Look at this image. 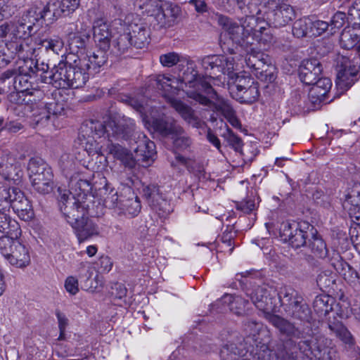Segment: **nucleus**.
<instances>
[{
  "label": "nucleus",
  "mask_w": 360,
  "mask_h": 360,
  "mask_svg": "<svg viewBox=\"0 0 360 360\" xmlns=\"http://www.w3.org/2000/svg\"><path fill=\"white\" fill-rule=\"evenodd\" d=\"M329 27L328 22L323 20H310L309 36L317 37L323 34Z\"/></svg>",
  "instance_id": "09e8293b"
},
{
  "label": "nucleus",
  "mask_w": 360,
  "mask_h": 360,
  "mask_svg": "<svg viewBox=\"0 0 360 360\" xmlns=\"http://www.w3.org/2000/svg\"><path fill=\"white\" fill-rule=\"evenodd\" d=\"M250 40L255 42L257 41L264 49H267L273 43L274 37L269 30L265 27H261L258 30H253L251 32Z\"/></svg>",
  "instance_id": "4c0bfd02"
},
{
  "label": "nucleus",
  "mask_w": 360,
  "mask_h": 360,
  "mask_svg": "<svg viewBox=\"0 0 360 360\" xmlns=\"http://www.w3.org/2000/svg\"><path fill=\"white\" fill-rule=\"evenodd\" d=\"M58 205L68 223L72 227L79 243L98 235L97 226L86 217L87 209L84 202V193L73 195L70 191L58 188Z\"/></svg>",
  "instance_id": "7ed1b4c3"
},
{
  "label": "nucleus",
  "mask_w": 360,
  "mask_h": 360,
  "mask_svg": "<svg viewBox=\"0 0 360 360\" xmlns=\"http://www.w3.org/2000/svg\"><path fill=\"white\" fill-rule=\"evenodd\" d=\"M137 146L134 148L136 157L139 161L150 162L153 161L156 152L154 142L149 140L144 134L139 135Z\"/></svg>",
  "instance_id": "a878e982"
},
{
  "label": "nucleus",
  "mask_w": 360,
  "mask_h": 360,
  "mask_svg": "<svg viewBox=\"0 0 360 360\" xmlns=\"http://www.w3.org/2000/svg\"><path fill=\"white\" fill-rule=\"evenodd\" d=\"M59 330H65L68 325V319L65 314L60 311L56 312Z\"/></svg>",
  "instance_id": "338daca9"
},
{
  "label": "nucleus",
  "mask_w": 360,
  "mask_h": 360,
  "mask_svg": "<svg viewBox=\"0 0 360 360\" xmlns=\"http://www.w3.org/2000/svg\"><path fill=\"white\" fill-rule=\"evenodd\" d=\"M268 62L269 57L263 52L257 51L254 48L247 50L245 58V65L256 76H258V74L262 75L264 71H266L264 68Z\"/></svg>",
  "instance_id": "5701e85b"
},
{
  "label": "nucleus",
  "mask_w": 360,
  "mask_h": 360,
  "mask_svg": "<svg viewBox=\"0 0 360 360\" xmlns=\"http://www.w3.org/2000/svg\"><path fill=\"white\" fill-rule=\"evenodd\" d=\"M89 129L92 135L82 134L81 145L89 155H103L106 149L105 141L110 131L118 139H127L134 129V121L120 113L110 114L103 122L91 121Z\"/></svg>",
  "instance_id": "f257e3e1"
},
{
  "label": "nucleus",
  "mask_w": 360,
  "mask_h": 360,
  "mask_svg": "<svg viewBox=\"0 0 360 360\" xmlns=\"http://www.w3.org/2000/svg\"><path fill=\"white\" fill-rule=\"evenodd\" d=\"M97 266L100 273H108L112 269L113 263L109 256L103 255L99 258Z\"/></svg>",
  "instance_id": "4d7b16f0"
},
{
  "label": "nucleus",
  "mask_w": 360,
  "mask_h": 360,
  "mask_svg": "<svg viewBox=\"0 0 360 360\" xmlns=\"http://www.w3.org/2000/svg\"><path fill=\"white\" fill-rule=\"evenodd\" d=\"M110 43L119 53H124L133 45L132 35L129 31L127 25H121L120 28L112 36Z\"/></svg>",
  "instance_id": "bb28decb"
},
{
  "label": "nucleus",
  "mask_w": 360,
  "mask_h": 360,
  "mask_svg": "<svg viewBox=\"0 0 360 360\" xmlns=\"http://www.w3.org/2000/svg\"><path fill=\"white\" fill-rule=\"evenodd\" d=\"M283 0H266L265 4L269 9H272L274 21L276 26H285L295 15V11L290 5L281 4Z\"/></svg>",
  "instance_id": "6ab92c4d"
},
{
  "label": "nucleus",
  "mask_w": 360,
  "mask_h": 360,
  "mask_svg": "<svg viewBox=\"0 0 360 360\" xmlns=\"http://www.w3.org/2000/svg\"><path fill=\"white\" fill-rule=\"evenodd\" d=\"M127 27L132 35L133 46L137 49L144 47L148 42L149 31L143 25L131 23Z\"/></svg>",
  "instance_id": "f704fd0d"
},
{
  "label": "nucleus",
  "mask_w": 360,
  "mask_h": 360,
  "mask_svg": "<svg viewBox=\"0 0 360 360\" xmlns=\"http://www.w3.org/2000/svg\"><path fill=\"white\" fill-rule=\"evenodd\" d=\"M346 15L343 12H337L331 19V30L334 29H340L345 23Z\"/></svg>",
  "instance_id": "052dcab7"
},
{
  "label": "nucleus",
  "mask_w": 360,
  "mask_h": 360,
  "mask_svg": "<svg viewBox=\"0 0 360 360\" xmlns=\"http://www.w3.org/2000/svg\"><path fill=\"white\" fill-rule=\"evenodd\" d=\"M348 19L354 25H360V0H356L349 7Z\"/></svg>",
  "instance_id": "8fccbe9b"
},
{
  "label": "nucleus",
  "mask_w": 360,
  "mask_h": 360,
  "mask_svg": "<svg viewBox=\"0 0 360 360\" xmlns=\"http://www.w3.org/2000/svg\"><path fill=\"white\" fill-rule=\"evenodd\" d=\"M176 159L179 162L186 167L188 169H193V165L195 161L194 156L186 157L181 155H177L176 156Z\"/></svg>",
  "instance_id": "e2e57ef3"
},
{
  "label": "nucleus",
  "mask_w": 360,
  "mask_h": 360,
  "mask_svg": "<svg viewBox=\"0 0 360 360\" xmlns=\"http://www.w3.org/2000/svg\"><path fill=\"white\" fill-rule=\"evenodd\" d=\"M237 210L248 214L255 209V202L253 198H248L236 203Z\"/></svg>",
  "instance_id": "bf43d9fd"
},
{
  "label": "nucleus",
  "mask_w": 360,
  "mask_h": 360,
  "mask_svg": "<svg viewBox=\"0 0 360 360\" xmlns=\"http://www.w3.org/2000/svg\"><path fill=\"white\" fill-rule=\"evenodd\" d=\"M338 274L350 283H356L359 280V274L348 263L347 266H344L343 271H340Z\"/></svg>",
  "instance_id": "3c124183"
},
{
  "label": "nucleus",
  "mask_w": 360,
  "mask_h": 360,
  "mask_svg": "<svg viewBox=\"0 0 360 360\" xmlns=\"http://www.w3.org/2000/svg\"><path fill=\"white\" fill-rule=\"evenodd\" d=\"M200 63L206 73L210 74L209 77L201 78L197 75L195 83V92L203 91L209 96H213L215 92L212 84L219 85L223 83L221 76L227 75L229 79H233L236 72L239 70V64L236 63L234 56L225 55H210L201 58Z\"/></svg>",
  "instance_id": "20e7f679"
},
{
  "label": "nucleus",
  "mask_w": 360,
  "mask_h": 360,
  "mask_svg": "<svg viewBox=\"0 0 360 360\" xmlns=\"http://www.w3.org/2000/svg\"><path fill=\"white\" fill-rule=\"evenodd\" d=\"M21 169L15 155L8 150L0 152V174L6 180L15 181L21 176Z\"/></svg>",
  "instance_id": "f3484780"
},
{
  "label": "nucleus",
  "mask_w": 360,
  "mask_h": 360,
  "mask_svg": "<svg viewBox=\"0 0 360 360\" xmlns=\"http://www.w3.org/2000/svg\"><path fill=\"white\" fill-rule=\"evenodd\" d=\"M290 305L292 310V316L300 320L307 319L309 314V309L305 304H300L298 300H294Z\"/></svg>",
  "instance_id": "a18cd8bd"
},
{
  "label": "nucleus",
  "mask_w": 360,
  "mask_h": 360,
  "mask_svg": "<svg viewBox=\"0 0 360 360\" xmlns=\"http://www.w3.org/2000/svg\"><path fill=\"white\" fill-rule=\"evenodd\" d=\"M311 86L309 96L320 102L326 101V95L332 87L331 80L328 77L319 78Z\"/></svg>",
  "instance_id": "7c9ffc66"
},
{
  "label": "nucleus",
  "mask_w": 360,
  "mask_h": 360,
  "mask_svg": "<svg viewBox=\"0 0 360 360\" xmlns=\"http://www.w3.org/2000/svg\"><path fill=\"white\" fill-rule=\"evenodd\" d=\"M219 304H221L236 314L240 315L245 312L248 301L245 300L241 296L225 294L219 300Z\"/></svg>",
  "instance_id": "cd10ccee"
},
{
  "label": "nucleus",
  "mask_w": 360,
  "mask_h": 360,
  "mask_svg": "<svg viewBox=\"0 0 360 360\" xmlns=\"http://www.w3.org/2000/svg\"><path fill=\"white\" fill-rule=\"evenodd\" d=\"M65 288L70 295H76L79 292L78 280L74 276H68L65 281Z\"/></svg>",
  "instance_id": "13d9d810"
},
{
  "label": "nucleus",
  "mask_w": 360,
  "mask_h": 360,
  "mask_svg": "<svg viewBox=\"0 0 360 360\" xmlns=\"http://www.w3.org/2000/svg\"><path fill=\"white\" fill-rule=\"evenodd\" d=\"M158 87L164 92V96L167 98L171 105L176 110L181 117L189 124L195 125L197 119L194 115L193 110L188 105L184 103L179 100L173 98L169 94H175L179 89H184V84L189 86V83H186L181 79H179L172 75H158L156 77Z\"/></svg>",
  "instance_id": "423d86ee"
},
{
  "label": "nucleus",
  "mask_w": 360,
  "mask_h": 360,
  "mask_svg": "<svg viewBox=\"0 0 360 360\" xmlns=\"http://www.w3.org/2000/svg\"><path fill=\"white\" fill-rule=\"evenodd\" d=\"M35 77L27 74H19L13 78V89L17 91L26 92L30 96H34L38 99L43 96L37 84L34 83Z\"/></svg>",
  "instance_id": "aec40b11"
},
{
  "label": "nucleus",
  "mask_w": 360,
  "mask_h": 360,
  "mask_svg": "<svg viewBox=\"0 0 360 360\" xmlns=\"http://www.w3.org/2000/svg\"><path fill=\"white\" fill-rule=\"evenodd\" d=\"M222 136L236 151L239 152L241 150L243 146L242 140L233 134L229 128L226 129V132L224 133Z\"/></svg>",
  "instance_id": "49530a36"
},
{
  "label": "nucleus",
  "mask_w": 360,
  "mask_h": 360,
  "mask_svg": "<svg viewBox=\"0 0 360 360\" xmlns=\"http://www.w3.org/2000/svg\"><path fill=\"white\" fill-rule=\"evenodd\" d=\"M314 345V340H300L298 342V348L302 353L310 359L320 358L319 355L321 353V349L315 348Z\"/></svg>",
  "instance_id": "79ce46f5"
},
{
  "label": "nucleus",
  "mask_w": 360,
  "mask_h": 360,
  "mask_svg": "<svg viewBox=\"0 0 360 360\" xmlns=\"http://www.w3.org/2000/svg\"><path fill=\"white\" fill-rule=\"evenodd\" d=\"M160 63L164 67L171 68L175 65L179 67L186 66V70L183 73V81L189 83V87L195 88L198 71L195 64L188 56L176 52H168L160 56Z\"/></svg>",
  "instance_id": "4468645a"
},
{
  "label": "nucleus",
  "mask_w": 360,
  "mask_h": 360,
  "mask_svg": "<svg viewBox=\"0 0 360 360\" xmlns=\"http://www.w3.org/2000/svg\"><path fill=\"white\" fill-rule=\"evenodd\" d=\"M229 79L233 81V84H229L231 95H233V92H239L256 83L249 75H239L236 72L234 78Z\"/></svg>",
  "instance_id": "e433bc0d"
},
{
  "label": "nucleus",
  "mask_w": 360,
  "mask_h": 360,
  "mask_svg": "<svg viewBox=\"0 0 360 360\" xmlns=\"http://www.w3.org/2000/svg\"><path fill=\"white\" fill-rule=\"evenodd\" d=\"M247 10L250 15H247L244 19H242L240 24L223 15L217 14L216 15L218 24L222 27L229 39L236 44L246 49L253 44V41H250V38L251 32H252V25L255 21L254 18L255 13H252L250 9Z\"/></svg>",
  "instance_id": "0eeeda50"
},
{
  "label": "nucleus",
  "mask_w": 360,
  "mask_h": 360,
  "mask_svg": "<svg viewBox=\"0 0 360 360\" xmlns=\"http://www.w3.org/2000/svg\"><path fill=\"white\" fill-rule=\"evenodd\" d=\"M5 128L11 133H17L23 128V126L18 121H11L6 124Z\"/></svg>",
  "instance_id": "774afa93"
},
{
  "label": "nucleus",
  "mask_w": 360,
  "mask_h": 360,
  "mask_svg": "<svg viewBox=\"0 0 360 360\" xmlns=\"http://www.w3.org/2000/svg\"><path fill=\"white\" fill-rule=\"evenodd\" d=\"M342 206L351 217L360 218V184H355L345 195Z\"/></svg>",
  "instance_id": "393cba45"
},
{
  "label": "nucleus",
  "mask_w": 360,
  "mask_h": 360,
  "mask_svg": "<svg viewBox=\"0 0 360 360\" xmlns=\"http://www.w3.org/2000/svg\"><path fill=\"white\" fill-rule=\"evenodd\" d=\"M356 50L352 58V53L349 56L342 53L336 58V86L342 91H347L354 84L360 72V45Z\"/></svg>",
  "instance_id": "1a4fd4ad"
},
{
  "label": "nucleus",
  "mask_w": 360,
  "mask_h": 360,
  "mask_svg": "<svg viewBox=\"0 0 360 360\" xmlns=\"http://www.w3.org/2000/svg\"><path fill=\"white\" fill-rule=\"evenodd\" d=\"M188 95L190 98L208 107L210 110L221 112L233 127L240 128V122L233 108L224 99L219 97L216 92H213V96H210L209 98L199 92H188Z\"/></svg>",
  "instance_id": "9b49d317"
},
{
  "label": "nucleus",
  "mask_w": 360,
  "mask_h": 360,
  "mask_svg": "<svg viewBox=\"0 0 360 360\" xmlns=\"http://www.w3.org/2000/svg\"><path fill=\"white\" fill-rule=\"evenodd\" d=\"M180 14V9L177 6L165 5L156 15V19L160 27L172 26Z\"/></svg>",
  "instance_id": "c85d7f7f"
},
{
  "label": "nucleus",
  "mask_w": 360,
  "mask_h": 360,
  "mask_svg": "<svg viewBox=\"0 0 360 360\" xmlns=\"http://www.w3.org/2000/svg\"><path fill=\"white\" fill-rule=\"evenodd\" d=\"M269 322L279 330L287 335H292L295 333V326L287 320L271 313L266 316Z\"/></svg>",
  "instance_id": "ea45409f"
},
{
  "label": "nucleus",
  "mask_w": 360,
  "mask_h": 360,
  "mask_svg": "<svg viewBox=\"0 0 360 360\" xmlns=\"http://www.w3.org/2000/svg\"><path fill=\"white\" fill-rule=\"evenodd\" d=\"M335 276L331 273L322 272L317 277V284L322 288L330 287L335 282Z\"/></svg>",
  "instance_id": "603ef678"
},
{
  "label": "nucleus",
  "mask_w": 360,
  "mask_h": 360,
  "mask_svg": "<svg viewBox=\"0 0 360 360\" xmlns=\"http://www.w3.org/2000/svg\"><path fill=\"white\" fill-rule=\"evenodd\" d=\"M306 223L300 224L295 222H283L280 227V236L284 242H288L294 248H300L307 245L311 238V229Z\"/></svg>",
  "instance_id": "ddd939ff"
},
{
  "label": "nucleus",
  "mask_w": 360,
  "mask_h": 360,
  "mask_svg": "<svg viewBox=\"0 0 360 360\" xmlns=\"http://www.w3.org/2000/svg\"><path fill=\"white\" fill-rule=\"evenodd\" d=\"M294 290L290 288L284 287L281 288V291L278 293L277 296H278L279 300L281 302H284V299L290 304L293 300H292V297H293Z\"/></svg>",
  "instance_id": "680f3d73"
},
{
  "label": "nucleus",
  "mask_w": 360,
  "mask_h": 360,
  "mask_svg": "<svg viewBox=\"0 0 360 360\" xmlns=\"http://www.w3.org/2000/svg\"><path fill=\"white\" fill-rule=\"evenodd\" d=\"M327 256H328V262L330 265L338 273L340 271H342L344 266H347V263L342 259L338 252L334 250Z\"/></svg>",
  "instance_id": "de8ad7c7"
},
{
  "label": "nucleus",
  "mask_w": 360,
  "mask_h": 360,
  "mask_svg": "<svg viewBox=\"0 0 360 360\" xmlns=\"http://www.w3.org/2000/svg\"><path fill=\"white\" fill-rule=\"evenodd\" d=\"M0 252L14 267L25 269L31 263L29 248L18 240V237H1Z\"/></svg>",
  "instance_id": "9d476101"
},
{
  "label": "nucleus",
  "mask_w": 360,
  "mask_h": 360,
  "mask_svg": "<svg viewBox=\"0 0 360 360\" xmlns=\"http://www.w3.org/2000/svg\"><path fill=\"white\" fill-rule=\"evenodd\" d=\"M91 58H79L75 60V65L68 64L60 61L55 65L49 75H45L44 82L51 84L56 88L78 89L82 87L89 79L88 70L89 63H92Z\"/></svg>",
  "instance_id": "39448f33"
},
{
  "label": "nucleus",
  "mask_w": 360,
  "mask_h": 360,
  "mask_svg": "<svg viewBox=\"0 0 360 360\" xmlns=\"http://www.w3.org/2000/svg\"><path fill=\"white\" fill-rule=\"evenodd\" d=\"M310 19L302 18L296 20L292 27V34L297 38L309 36Z\"/></svg>",
  "instance_id": "c03bdc74"
},
{
  "label": "nucleus",
  "mask_w": 360,
  "mask_h": 360,
  "mask_svg": "<svg viewBox=\"0 0 360 360\" xmlns=\"http://www.w3.org/2000/svg\"><path fill=\"white\" fill-rule=\"evenodd\" d=\"M41 44L46 51H51L56 54H58L64 46L63 39L58 36H54L53 37L44 39L41 41Z\"/></svg>",
  "instance_id": "37998d69"
},
{
  "label": "nucleus",
  "mask_w": 360,
  "mask_h": 360,
  "mask_svg": "<svg viewBox=\"0 0 360 360\" xmlns=\"http://www.w3.org/2000/svg\"><path fill=\"white\" fill-rule=\"evenodd\" d=\"M104 205L106 207L110 209H115V212L118 214L119 208L121 207V205L119 202V197L117 192L110 193L105 198Z\"/></svg>",
  "instance_id": "6e6d98bb"
},
{
  "label": "nucleus",
  "mask_w": 360,
  "mask_h": 360,
  "mask_svg": "<svg viewBox=\"0 0 360 360\" xmlns=\"http://www.w3.org/2000/svg\"><path fill=\"white\" fill-rule=\"evenodd\" d=\"M28 171L32 186L37 192L46 194L52 191V172L42 160H31L28 165Z\"/></svg>",
  "instance_id": "f8f14e48"
},
{
  "label": "nucleus",
  "mask_w": 360,
  "mask_h": 360,
  "mask_svg": "<svg viewBox=\"0 0 360 360\" xmlns=\"http://www.w3.org/2000/svg\"><path fill=\"white\" fill-rule=\"evenodd\" d=\"M321 72V64L317 59L304 60L300 69V80L307 85H311L319 79Z\"/></svg>",
  "instance_id": "4be33fe9"
},
{
  "label": "nucleus",
  "mask_w": 360,
  "mask_h": 360,
  "mask_svg": "<svg viewBox=\"0 0 360 360\" xmlns=\"http://www.w3.org/2000/svg\"><path fill=\"white\" fill-rule=\"evenodd\" d=\"M80 22H84V21L79 19L76 23H70L65 27V33L68 35V39L69 37H72L73 34H77L79 31Z\"/></svg>",
  "instance_id": "0e129e2a"
},
{
  "label": "nucleus",
  "mask_w": 360,
  "mask_h": 360,
  "mask_svg": "<svg viewBox=\"0 0 360 360\" xmlns=\"http://www.w3.org/2000/svg\"><path fill=\"white\" fill-rule=\"evenodd\" d=\"M127 102L140 113L144 126L149 131H157L163 136H171L174 139V148L179 151L191 150V139L174 120L159 117L155 108L148 103L143 104L134 98H128Z\"/></svg>",
  "instance_id": "f03ea898"
},
{
  "label": "nucleus",
  "mask_w": 360,
  "mask_h": 360,
  "mask_svg": "<svg viewBox=\"0 0 360 360\" xmlns=\"http://www.w3.org/2000/svg\"><path fill=\"white\" fill-rule=\"evenodd\" d=\"M75 271L80 278H89L93 274L91 264L88 261L79 262L77 265Z\"/></svg>",
  "instance_id": "864d4df0"
},
{
  "label": "nucleus",
  "mask_w": 360,
  "mask_h": 360,
  "mask_svg": "<svg viewBox=\"0 0 360 360\" xmlns=\"http://www.w3.org/2000/svg\"><path fill=\"white\" fill-rule=\"evenodd\" d=\"M359 229H354L351 231V240L355 249L360 254V227Z\"/></svg>",
  "instance_id": "69168bd1"
},
{
  "label": "nucleus",
  "mask_w": 360,
  "mask_h": 360,
  "mask_svg": "<svg viewBox=\"0 0 360 360\" xmlns=\"http://www.w3.org/2000/svg\"><path fill=\"white\" fill-rule=\"evenodd\" d=\"M0 232L5 233L3 237H18L21 232L18 223L1 210Z\"/></svg>",
  "instance_id": "473e14b6"
},
{
  "label": "nucleus",
  "mask_w": 360,
  "mask_h": 360,
  "mask_svg": "<svg viewBox=\"0 0 360 360\" xmlns=\"http://www.w3.org/2000/svg\"><path fill=\"white\" fill-rule=\"evenodd\" d=\"M277 292L276 289L268 285L258 286L250 295L252 303L266 316L274 311L277 304Z\"/></svg>",
  "instance_id": "2eb2a0df"
},
{
  "label": "nucleus",
  "mask_w": 360,
  "mask_h": 360,
  "mask_svg": "<svg viewBox=\"0 0 360 360\" xmlns=\"http://www.w3.org/2000/svg\"><path fill=\"white\" fill-rule=\"evenodd\" d=\"M308 247L314 257L325 259L328 255V250L324 240L317 234L314 228L311 229V238L309 239Z\"/></svg>",
  "instance_id": "c756f323"
},
{
  "label": "nucleus",
  "mask_w": 360,
  "mask_h": 360,
  "mask_svg": "<svg viewBox=\"0 0 360 360\" xmlns=\"http://www.w3.org/2000/svg\"><path fill=\"white\" fill-rule=\"evenodd\" d=\"M29 96L26 92L17 91L12 92L9 95V100L12 103H15L18 105L27 104L30 102L36 101V99L31 100L30 98L26 99V97Z\"/></svg>",
  "instance_id": "5fc2aeb1"
},
{
  "label": "nucleus",
  "mask_w": 360,
  "mask_h": 360,
  "mask_svg": "<svg viewBox=\"0 0 360 360\" xmlns=\"http://www.w3.org/2000/svg\"><path fill=\"white\" fill-rule=\"evenodd\" d=\"M10 181L0 182V206L6 203L20 219L29 221L34 214L30 202L20 190L11 186Z\"/></svg>",
  "instance_id": "6e6552de"
},
{
  "label": "nucleus",
  "mask_w": 360,
  "mask_h": 360,
  "mask_svg": "<svg viewBox=\"0 0 360 360\" xmlns=\"http://www.w3.org/2000/svg\"><path fill=\"white\" fill-rule=\"evenodd\" d=\"M143 195L148 200V204L156 207L159 205L162 196L159 192L158 188L155 185L146 186L143 188Z\"/></svg>",
  "instance_id": "a19ab883"
},
{
  "label": "nucleus",
  "mask_w": 360,
  "mask_h": 360,
  "mask_svg": "<svg viewBox=\"0 0 360 360\" xmlns=\"http://www.w3.org/2000/svg\"><path fill=\"white\" fill-rule=\"evenodd\" d=\"M259 96V92L257 83L239 92H233V95H231L233 98L242 103H252L257 101Z\"/></svg>",
  "instance_id": "c9c22d12"
},
{
  "label": "nucleus",
  "mask_w": 360,
  "mask_h": 360,
  "mask_svg": "<svg viewBox=\"0 0 360 360\" xmlns=\"http://www.w3.org/2000/svg\"><path fill=\"white\" fill-rule=\"evenodd\" d=\"M121 207L119 208L118 214H124L129 217H134L138 215L141 211V202L138 197L127 199L122 202Z\"/></svg>",
  "instance_id": "58836bf2"
},
{
  "label": "nucleus",
  "mask_w": 360,
  "mask_h": 360,
  "mask_svg": "<svg viewBox=\"0 0 360 360\" xmlns=\"http://www.w3.org/2000/svg\"><path fill=\"white\" fill-rule=\"evenodd\" d=\"M80 0H61L60 1L49 2L43 11L42 18H46L48 13H52L55 18L62 14L68 15L73 13L79 6Z\"/></svg>",
  "instance_id": "412c9836"
},
{
  "label": "nucleus",
  "mask_w": 360,
  "mask_h": 360,
  "mask_svg": "<svg viewBox=\"0 0 360 360\" xmlns=\"http://www.w3.org/2000/svg\"><path fill=\"white\" fill-rule=\"evenodd\" d=\"M32 25L23 22H9L0 25V38H8L13 41L18 39H26L31 35Z\"/></svg>",
  "instance_id": "a211bd4d"
},
{
  "label": "nucleus",
  "mask_w": 360,
  "mask_h": 360,
  "mask_svg": "<svg viewBox=\"0 0 360 360\" xmlns=\"http://www.w3.org/2000/svg\"><path fill=\"white\" fill-rule=\"evenodd\" d=\"M134 131L135 124L134 125L133 131L130 133V135L127 139H118L117 137L112 136V131H110V135H108V139H103L104 141H105L106 145L105 154L112 155L114 158L119 160L124 166L133 167L135 165V160L131 153L125 147L114 141L129 139L132 136Z\"/></svg>",
  "instance_id": "dca6fc26"
},
{
  "label": "nucleus",
  "mask_w": 360,
  "mask_h": 360,
  "mask_svg": "<svg viewBox=\"0 0 360 360\" xmlns=\"http://www.w3.org/2000/svg\"><path fill=\"white\" fill-rule=\"evenodd\" d=\"M93 32L95 42L101 49L107 50L112 36L107 22L102 18L96 20L93 25Z\"/></svg>",
  "instance_id": "b1692460"
},
{
  "label": "nucleus",
  "mask_w": 360,
  "mask_h": 360,
  "mask_svg": "<svg viewBox=\"0 0 360 360\" xmlns=\"http://www.w3.org/2000/svg\"><path fill=\"white\" fill-rule=\"evenodd\" d=\"M360 41V27H346L340 35V43L345 50L353 49Z\"/></svg>",
  "instance_id": "72a5a7b5"
},
{
  "label": "nucleus",
  "mask_w": 360,
  "mask_h": 360,
  "mask_svg": "<svg viewBox=\"0 0 360 360\" xmlns=\"http://www.w3.org/2000/svg\"><path fill=\"white\" fill-rule=\"evenodd\" d=\"M88 25L84 22H80L79 31L68 39L70 49L73 51L84 49L87 41L89 39L90 34Z\"/></svg>",
  "instance_id": "2f4dec72"
}]
</instances>
